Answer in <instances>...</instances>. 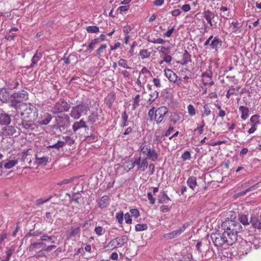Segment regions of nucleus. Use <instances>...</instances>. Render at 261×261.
<instances>
[{
  "instance_id": "35",
  "label": "nucleus",
  "mask_w": 261,
  "mask_h": 261,
  "mask_svg": "<svg viewBox=\"0 0 261 261\" xmlns=\"http://www.w3.org/2000/svg\"><path fill=\"white\" fill-rule=\"evenodd\" d=\"M170 51L168 48H166L164 46H161L160 49L159 50V53L161 57L164 58V57L169 55Z\"/></svg>"
},
{
  "instance_id": "24",
  "label": "nucleus",
  "mask_w": 261,
  "mask_h": 261,
  "mask_svg": "<svg viewBox=\"0 0 261 261\" xmlns=\"http://www.w3.org/2000/svg\"><path fill=\"white\" fill-rule=\"evenodd\" d=\"M87 127L86 122L83 119H81L80 121L75 122L72 125V129L74 132L81 128H86Z\"/></svg>"
},
{
  "instance_id": "10",
  "label": "nucleus",
  "mask_w": 261,
  "mask_h": 261,
  "mask_svg": "<svg viewBox=\"0 0 261 261\" xmlns=\"http://www.w3.org/2000/svg\"><path fill=\"white\" fill-rule=\"evenodd\" d=\"M126 241V236L118 237L112 240L106 247H112L113 249L122 247Z\"/></svg>"
},
{
  "instance_id": "41",
  "label": "nucleus",
  "mask_w": 261,
  "mask_h": 261,
  "mask_svg": "<svg viewBox=\"0 0 261 261\" xmlns=\"http://www.w3.org/2000/svg\"><path fill=\"white\" fill-rule=\"evenodd\" d=\"M156 113V110L154 107H152L149 110L148 113V116L149 118V120L152 121L153 119L154 120V116Z\"/></svg>"
},
{
  "instance_id": "64",
  "label": "nucleus",
  "mask_w": 261,
  "mask_h": 261,
  "mask_svg": "<svg viewBox=\"0 0 261 261\" xmlns=\"http://www.w3.org/2000/svg\"><path fill=\"white\" fill-rule=\"evenodd\" d=\"M102 228L101 226H98L95 228V231L97 234L98 236H101L102 234Z\"/></svg>"
},
{
  "instance_id": "42",
  "label": "nucleus",
  "mask_w": 261,
  "mask_h": 261,
  "mask_svg": "<svg viewBox=\"0 0 261 261\" xmlns=\"http://www.w3.org/2000/svg\"><path fill=\"white\" fill-rule=\"evenodd\" d=\"M239 89H240V87H238L237 89L234 88L229 89L228 90L226 95V97L227 98H229L230 96L231 95L235 94L236 91H239Z\"/></svg>"
},
{
  "instance_id": "54",
  "label": "nucleus",
  "mask_w": 261,
  "mask_h": 261,
  "mask_svg": "<svg viewBox=\"0 0 261 261\" xmlns=\"http://www.w3.org/2000/svg\"><path fill=\"white\" fill-rule=\"evenodd\" d=\"M64 138L65 140L66 143L68 144L69 145H71L74 143V140L73 139V138L70 136H66L64 137Z\"/></svg>"
},
{
  "instance_id": "18",
  "label": "nucleus",
  "mask_w": 261,
  "mask_h": 261,
  "mask_svg": "<svg viewBox=\"0 0 261 261\" xmlns=\"http://www.w3.org/2000/svg\"><path fill=\"white\" fill-rule=\"evenodd\" d=\"M36 161L34 164L39 166H46L48 162V158L45 156H40L39 154L35 155Z\"/></svg>"
},
{
  "instance_id": "63",
  "label": "nucleus",
  "mask_w": 261,
  "mask_h": 261,
  "mask_svg": "<svg viewBox=\"0 0 261 261\" xmlns=\"http://www.w3.org/2000/svg\"><path fill=\"white\" fill-rule=\"evenodd\" d=\"M163 58V61L166 62L167 63L170 64L172 61V57L171 56L168 55L167 56L164 57Z\"/></svg>"
},
{
  "instance_id": "61",
  "label": "nucleus",
  "mask_w": 261,
  "mask_h": 261,
  "mask_svg": "<svg viewBox=\"0 0 261 261\" xmlns=\"http://www.w3.org/2000/svg\"><path fill=\"white\" fill-rule=\"evenodd\" d=\"M128 6H120L117 9V11H119L120 13L126 11L128 10Z\"/></svg>"
},
{
  "instance_id": "11",
  "label": "nucleus",
  "mask_w": 261,
  "mask_h": 261,
  "mask_svg": "<svg viewBox=\"0 0 261 261\" xmlns=\"http://www.w3.org/2000/svg\"><path fill=\"white\" fill-rule=\"evenodd\" d=\"M14 110H12L11 113L10 114H8V113H5L4 111H2V112L0 113V125H7L9 124L11 122V116H14V120L15 121L16 118L15 117V115L16 113H14Z\"/></svg>"
},
{
  "instance_id": "60",
  "label": "nucleus",
  "mask_w": 261,
  "mask_h": 261,
  "mask_svg": "<svg viewBox=\"0 0 261 261\" xmlns=\"http://www.w3.org/2000/svg\"><path fill=\"white\" fill-rule=\"evenodd\" d=\"M147 197L151 204H153L155 203V199L153 197L152 194L150 192L147 193Z\"/></svg>"
},
{
  "instance_id": "34",
  "label": "nucleus",
  "mask_w": 261,
  "mask_h": 261,
  "mask_svg": "<svg viewBox=\"0 0 261 261\" xmlns=\"http://www.w3.org/2000/svg\"><path fill=\"white\" fill-rule=\"evenodd\" d=\"M140 149L141 153L147 155L151 148L149 145H142Z\"/></svg>"
},
{
  "instance_id": "5",
  "label": "nucleus",
  "mask_w": 261,
  "mask_h": 261,
  "mask_svg": "<svg viewBox=\"0 0 261 261\" xmlns=\"http://www.w3.org/2000/svg\"><path fill=\"white\" fill-rule=\"evenodd\" d=\"M89 110L88 104H80L72 108L70 116L74 119H79L82 115H86Z\"/></svg>"
},
{
  "instance_id": "45",
  "label": "nucleus",
  "mask_w": 261,
  "mask_h": 261,
  "mask_svg": "<svg viewBox=\"0 0 261 261\" xmlns=\"http://www.w3.org/2000/svg\"><path fill=\"white\" fill-rule=\"evenodd\" d=\"M139 98L140 95L139 94H137L135 97L134 99V102L133 104V110H135L139 106V103L140 101Z\"/></svg>"
},
{
  "instance_id": "7",
  "label": "nucleus",
  "mask_w": 261,
  "mask_h": 261,
  "mask_svg": "<svg viewBox=\"0 0 261 261\" xmlns=\"http://www.w3.org/2000/svg\"><path fill=\"white\" fill-rule=\"evenodd\" d=\"M56 122L60 126V132L61 133L67 128L70 125V118L67 114L58 116L56 119Z\"/></svg>"
},
{
  "instance_id": "33",
  "label": "nucleus",
  "mask_w": 261,
  "mask_h": 261,
  "mask_svg": "<svg viewBox=\"0 0 261 261\" xmlns=\"http://www.w3.org/2000/svg\"><path fill=\"white\" fill-rule=\"evenodd\" d=\"M17 163V160H8L5 163L4 167L7 169H9L15 166Z\"/></svg>"
},
{
  "instance_id": "21",
  "label": "nucleus",
  "mask_w": 261,
  "mask_h": 261,
  "mask_svg": "<svg viewBox=\"0 0 261 261\" xmlns=\"http://www.w3.org/2000/svg\"><path fill=\"white\" fill-rule=\"evenodd\" d=\"M165 74L168 80L173 83H176L177 81V76L176 73L170 69L164 70Z\"/></svg>"
},
{
  "instance_id": "59",
  "label": "nucleus",
  "mask_w": 261,
  "mask_h": 261,
  "mask_svg": "<svg viewBox=\"0 0 261 261\" xmlns=\"http://www.w3.org/2000/svg\"><path fill=\"white\" fill-rule=\"evenodd\" d=\"M72 181V178L69 179H65L59 182L57 184L59 186H61L62 185L67 184L68 183L71 182Z\"/></svg>"
},
{
  "instance_id": "56",
  "label": "nucleus",
  "mask_w": 261,
  "mask_h": 261,
  "mask_svg": "<svg viewBox=\"0 0 261 261\" xmlns=\"http://www.w3.org/2000/svg\"><path fill=\"white\" fill-rule=\"evenodd\" d=\"M124 218L125 220L126 223H127V224L132 223V220L130 218V214L128 213H127L124 215Z\"/></svg>"
},
{
  "instance_id": "50",
  "label": "nucleus",
  "mask_w": 261,
  "mask_h": 261,
  "mask_svg": "<svg viewBox=\"0 0 261 261\" xmlns=\"http://www.w3.org/2000/svg\"><path fill=\"white\" fill-rule=\"evenodd\" d=\"M188 111L190 115L193 116L195 115V109L194 108L193 106L192 105H189L188 106Z\"/></svg>"
},
{
  "instance_id": "14",
  "label": "nucleus",
  "mask_w": 261,
  "mask_h": 261,
  "mask_svg": "<svg viewBox=\"0 0 261 261\" xmlns=\"http://www.w3.org/2000/svg\"><path fill=\"white\" fill-rule=\"evenodd\" d=\"M52 119L51 115L47 112L42 113L38 118V123L40 125H47Z\"/></svg>"
},
{
  "instance_id": "13",
  "label": "nucleus",
  "mask_w": 261,
  "mask_h": 261,
  "mask_svg": "<svg viewBox=\"0 0 261 261\" xmlns=\"http://www.w3.org/2000/svg\"><path fill=\"white\" fill-rule=\"evenodd\" d=\"M187 225L186 224H184L182 227L179 229L174 230L168 233L164 234L163 238L167 240H170L173 238H175L177 236H179L182 232H183L186 228L187 227Z\"/></svg>"
},
{
  "instance_id": "40",
  "label": "nucleus",
  "mask_w": 261,
  "mask_h": 261,
  "mask_svg": "<svg viewBox=\"0 0 261 261\" xmlns=\"http://www.w3.org/2000/svg\"><path fill=\"white\" fill-rule=\"evenodd\" d=\"M147 227V225L146 224H138L135 226V230L137 231H143L146 230Z\"/></svg>"
},
{
  "instance_id": "49",
  "label": "nucleus",
  "mask_w": 261,
  "mask_h": 261,
  "mask_svg": "<svg viewBox=\"0 0 261 261\" xmlns=\"http://www.w3.org/2000/svg\"><path fill=\"white\" fill-rule=\"evenodd\" d=\"M41 232L39 230H35L31 229L29 233L26 234V236H38L41 234Z\"/></svg>"
},
{
  "instance_id": "26",
  "label": "nucleus",
  "mask_w": 261,
  "mask_h": 261,
  "mask_svg": "<svg viewBox=\"0 0 261 261\" xmlns=\"http://www.w3.org/2000/svg\"><path fill=\"white\" fill-rule=\"evenodd\" d=\"M81 231L80 227L72 226L67 231L68 237H75L79 234Z\"/></svg>"
},
{
  "instance_id": "29",
  "label": "nucleus",
  "mask_w": 261,
  "mask_h": 261,
  "mask_svg": "<svg viewBox=\"0 0 261 261\" xmlns=\"http://www.w3.org/2000/svg\"><path fill=\"white\" fill-rule=\"evenodd\" d=\"M29 150H27L23 151L21 158V162L23 163L27 162L29 164V165H31L32 163V160L31 157L29 158Z\"/></svg>"
},
{
  "instance_id": "38",
  "label": "nucleus",
  "mask_w": 261,
  "mask_h": 261,
  "mask_svg": "<svg viewBox=\"0 0 261 261\" xmlns=\"http://www.w3.org/2000/svg\"><path fill=\"white\" fill-rule=\"evenodd\" d=\"M86 31L89 33H97L99 32V29L97 26H88L86 28Z\"/></svg>"
},
{
  "instance_id": "28",
  "label": "nucleus",
  "mask_w": 261,
  "mask_h": 261,
  "mask_svg": "<svg viewBox=\"0 0 261 261\" xmlns=\"http://www.w3.org/2000/svg\"><path fill=\"white\" fill-rule=\"evenodd\" d=\"M109 199L107 195L102 196L98 202V206L100 208L106 207L108 205Z\"/></svg>"
},
{
  "instance_id": "23",
  "label": "nucleus",
  "mask_w": 261,
  "mask_h": 261,
  "mask_svg": "<svg viewBox=\"0 0 261 261\" xmlns=\"http://www.w3.org/2000/svg\"><path fill=\"white\" fill-rule=\"evenodd\" d=\"M42 57V54L41 52L39 51L38 50L36 51L35 54L33 56L32 58V63L30 66L28 67V68H31L34 67V65L36 64L41 59Z\"/></svg>"
},
{
  "instance_id": "19",
  "label": "nucleus",
  "mask_w": 261,
  "mask_h": 261,
  "mask_svg": "<svg viewBox=\"0 0 261 261\" xmlns=\"http://www.w3.org/2000/svg\"><path fill=\"white\" fill-rule=\"evenodd\" d=\"M16 132L15 128L12 126H7L2 129L3 135L6 137L13 136Z\"/></svg>"
},
{
  "instance_id": "55",
  "label": "nucleus",
  "mask_w": 261,
  "mask_h": 261,
  "mask_svg": "<svg viewBox=\"0 0 261 261\" xmlns=\"http://www.w3.org/2000/svg\"><path fill=\"white\" fill-rule=\"evenodd\" d=\"M150 96L152 98L151 101H154L158 97L159 92L157 91H154L150 94Z\"/></svg>"
},
{
  "instance_id": "9",
  "label": "nucleus",
  "mask_w": 261,
  "mask_h": 261,
  "mask_svg": "<svg viewBox=\"0 0 261 261\" xmlns=\"http://www.w3.org/2000/svg\"><path fill=\"white\" fill-rule=\"evenodd\" d=\"M168 112V109L166 107H160L156 109L154 120L157 124H159L163 122L164 118Z\"/></svg>"
},
{
  "instance_id": "52",
  "label": "nucleus",
  "mask_w": 261,
  "mask_h": 261,
  "mask_svg": "<svg viewBox=\"0 0 261 261\" xmlns=\"http://www.w3.org/2000/svg\"><path fill=\"white\" fill-rule=\"evenodd\" d=\"M97 119V115L94 114H92L88 117V122L93 124L96 121Z\"/></svg>"
},
{
  "instance_id": "4",
  "label": "nucleus",
  "mask_w": 261,
  "mask_h": 261,
  "mask_svg": "<svg viewBox=\"0 0 261 261\" xmlns=\"http://www.w3.org/2000/svg\"><path fill=\"white\" fill-rule=\"evenodd\" d=\"M211 239L217 247H222L224 244L231 245L234 243L233 239H232L231 240L229 237H227L224 232L222 234L212 233L211 236Z\"/></svg>"
},
{
  "instance_id": "48",
  "label": "nucleus",
  "mask_w": 261,
  "mask_h": 261,
  "mask_svg": "<svg viewBox=\"0 0 261 261\" xmlns=\"http://www.w3.org/2000/svg\"><path fill=\"white\" fill-rule=\"evenodd\" d=\"M118 65L121 67H123L126 69H130V68L128 67L126 60L121 59L118 61Z\"/></svg>"
},
{
  "instance_id": "1",
  "label": "nucleus",
  "mask_w": 261,
  "mask_h": 261,
  "mask_svg": "<svg viewBox=\"0 0 261 261\" xmlns=\"http://www.w3.org/2000/svg\"><path fill=\"white\" fill-rule=\"evenodd\" d=\"M16 109L14 113H16L15 117H21V119L28 120V121H35L38 116V110L35 106L31 103H21L19 106H15Z\"/></svg>"
},
{
  "instance_id": "62",
  "label": "nucleus",
  "mask_w": 261,
  "mask_h": 261,
  "mask_svg": "<svg viewBox=\"0 0 261 261\" xmlns=\"http://www.w3.org/2000/svg\"><path fill=\"white\" fill-rule=\"evenodd\" d=\"M245 243L246 244V250H245V254H248V253L249 252H250V251L251 249L252 244H251V243H247L246 242H245Z\"/></svg>"
},
{
  "instance_id": "22",
  "label": "nucleus",
  "mask_w": 261,
  "mask_h": 261,
  "mask_svg": "<svg viewBox=\"0 0 261 261\" xmlns=\"http://www.w3.org/2000/svg\"><path fill=\"white\" fill-rule=\"evenodd\" d=\"M10 93L6 88L0 89V101L2 102H6L10 99Z\"/></svg>"
},
{
  "instance_id": "20",
  "label": "nucleus",
  "mask_w": 261,
  "mask_h": 261,
  "mask_svg": "<svg viewBox=\"0 0 261 261\" xmlns=\"http://www.w3.org/2000/svg\"><path fill=\"white\" fill-rule=\"evenodd\" d=\"M249 222L254 228L261 229L260 216L259 218L256 217L255 215H252L250 218Z\"/></svg>"
},
{
  "instance_id": "25",
  "label": "nucleus",
  "mask_w": 261,
  "mask_h": 261,
  "mask_svg": "<svg viewBox=\"0 0 261 261\" xmlns=\"http://www.w3.org/2000/svg\"><path fill=\"white\" fill-rule=\"evenodd\" d=\"M187 184L192 190H194L197 186V179L195 176H190L188 178Z\"/></svg>"
},
{
  "instance_id": "16",
  "label": "nucleus",
  "mask_w": 261,
  "mask_h": 261,
  "mask_svg": "<svg viewBox=\"0 0 261 261\" xmlns=\"http://www.w3.org/2000/svg\"><path fill=\"white\" fill-rule=\"evenodd\" d=\"M215 16L214 13L210 10L205 11L203 13V16L207 22L210 24V26L216 28V25L212 22V19L214 18Z\"/></svg>"
},
{
  "instance_id": "12",
  "label": "nucleus",
  "mask_w": 261,
  "mask_h": 261,
  "mask_svg": "<svg viewBox=\"0 0 261 261\" xmlns=\"http://www.w3.org/2000/svg\"><path fill=\"white\" fill-rule=\"evenodd\" d=\"M134 162L135 165L137 166V169L142 171H144L148 166L147 158L141 159V156H139L136 158Z\"/></svg>"
},
{
  "instance_id": "17",
  "label": "nucleus",
  "mask_w": 261,
  "mask_h": 261,
  "mask_svg": "<svg viewBox=\"0 0 261 261\" xmlns=\"http://www.w3.org/2000/svg\"><path fill=\"white\" fill-rule=\"evenodd\" d=\"M34 121L21 119V122L18 123V125L21 126L23 128L28 130H33L35 127V124L33 123Z\"/></svg>"
},
{
  "instance_id": "32",
  "label": "nucleus",
  "mask_w": 261,
  "mask_h": 261,
  "mask_svg": "<svg viewBox=\"0 0 261 261\" xmlns=\"http://www.w3.org/2000/svg\"><path fill=\"white\" fill-rule=\"evenodd\" d=\"M65 144L64 142L59 140L57 143L47 146V148L48 149L50 148H55L58 150H60V148H62Z\"/></svg>"
},
{
  "instance_id": "36",
  "label": "nucleus",
  "mask_w": 261,
  "mask_h": 261,
  "mask_svg": "<svg viewBox=\"0 0 261 261\" xmlns=\"http://www.w3.org/2000/svg\"><path fill=\"white\" fill-rule=\"evenodd\" d=\"M239 220L240 222L244 225H249L250 223L248 217L246 215H242L239 217Z\"/></svg>"
},
{
  "instance_id": "57",
  "label": "nucleus",
  "mask_w": 261,
  "mask_h": 261,
  "mask_svg": "<svg viewBox=\"0 0 261 261\" xmlns=\"http://www.w3.org/2000/svg\"><path fill=\"white\" fill-rule=\"evenodd\" d=\"M130 213L132 216L137 218L139 216V212L137 209H132L130 210Z\"/></svg>"
},
{
  "instance_id": "3",
  "label": "nucleus",
  "mask_w": 261,
  "mask_h": 261,
  "mask_svg": "<svg viewBox=\"0 0 261 261\" xmlns=\"http://www.w3.org/2000/svg\"><path fill=\"white\" fill-rule=\"evenodd\" d=\"M28 99V93L24 90L19 91L18 92L14 93L11 95V103L8 106L10 108L16 109L14 106H19L20 102L25 101Z\"/></svg>"
},
{
  "instance_id": "44",
  "label": "nucleus",
  "mask_w": 261,
  "mask_h": 261,
  "mask_svg": "<svg viewBox=\"0 0 261 261\" xmlns=\"http://www.w3.org/2000/svg\"><path fill=\"white\" fill-rule=\"evenodd\" d=\"M148 41L150 42L155 43V44H163L165 43V41L162 38L158 39H148Z\"/></svg>"
},
{
  "instance_id": "37",
  "label": "nucleus",
  "mask_w": 261,
  "mask_h": 261,
  "mask_svg": "<svg viewBox=\"0 0 261 261\" xmlns=\"http://www.w3.org/2000/svg\"><path fill=\"white\" fill-rule=\"evenodd\" d=\"M42 246H45V244L43 242H39V243L34 242L31 244V245L29 247V250L30 251L33 250L36 248H40Z\"/></svg>"
},
{
  "instance_id": "46",
  "label": "nucleus",
  "mask_w": 261,
  "mask_h": 261,
  "mask_svg": "<svg viewBox=\"0 0 261 261\" xmlns=\"http://www.w3.org/2000/svg\"><path fill=\"white\" fill-rule=\"evenodd\" d=\"M203 112L202 114V117L207 116L211 114V110L208 105H205L203 107Z\"/></svg>"
},
{
  "instance_id": "43",
  "label": "nucleus",
  "mask_w": 261,
  "mask_h": 261,
  "mask_svg": "<svg viewBox=\"0 0 261 261\" xmlns=\"http://www.w3.org/2000/svg\"><path fill=\"white\" fill-rule=\"evenodd\" d=\"M124 215L123 212H120L116 214V218L120 224H122L123 222Z\"/></svg>"
},
{
  "instance_id": "31",
  "label": "nucleus",
  "mask_w": 261,
  "mask_h": 261,
  "mask_svg": "<svg viewBox=\"0 0 261 261\" xmlns=\"http://www.w3.org/2000/svg\"><path fill=\"white\" fill-rule=\"evenodd\" d=\"M146 156L147 160L149 159L155 162L158 160L159 155L154 149H151Z\"/></svg>"
},
{
  "instance_id": "30",
  "label": "nucleus",
  "mask_w": 261,
  "mask_h": 261,
  "mask_svg": "<svg viewBox=\"0 0 261 261\" xmlns=\"http://www.w3.org/2000/svg\"><path fill=\"white\" fill-rule=\"evenodd\" d=\"M239 111L241 113V118L243 120H246L248 116L249 110L248 108L244 106H240L239 107Z\"/></svg>"
},
{
  "instance_id": "27",
  "label": "nucleus",
  "mask_w": 261,
  "mask_h": 261,
  "mask_svg": "<svg viewBox=\"0 0 261 261\" xmlns=\"http://www.w3.org/2000/svg\"><path fill=\"white\" fill-rule=\"evenodd\" d=\"M191 61V55L188 52L187 50H185L184 51V53L182 55V58L180 61H178V63H180V64L182 65H186Z\"/></svg>"
},
{
  "instance_id": "47",
  "label": "nucleus",
  "mask_w": 261,
  "mask_h": 261,
  "mask_svg": "<svg viewBox=\"0 0 261 261\" xmlns=\"http://www.w3.org/2000/svg\"><path fill=\"white\" fill-rule=\"evenodd\" d=\"M51 197H49L48 198L43 199L42 198H40L36 200L35 204L37 206H39L40 205L43 204V203L48 202L50 199Z\"/></svg>"
},
{
  "instance_id": "39",
  "label": "nucleus",
  "mask_w": 261,
  "mask_h": 261,
  "mask_svg": "<svg viewBox=\"0 0 261 261\" xmlns=\"http://www.w3.org/2000/svg\"><path fill=\"white\" fill-rule=\"evenodd\" d=\"M139 55L142 59H144L150 56V53L147 49H142L140 51Z\"/></svg>"
},
{
  "instance_id": "53",
  "label": "nucleus",
  "mask_w": 261,
  "mask_h": 261,
  "mask_svg": "<svg viewBox=\"0 0 261 261\" xmlns=\"http://www.w3.org/2000/svg\"><path fill=\"white\" fill-rule=\"evenodd\" d=\"M107 47V45L106 44H102L97 49V54L100 56L101 54L103 53V50L105 49Z\"/></svg>"
},
{
  "instance_id": "15",
  "label": "nucleus",
  "mask_w": 261,
  "mask_h": 261,
  "mask_svg": "<svg viewBox=\"0 0 261 261\" xmlns=\"http://www.w3.org/2000/svg\"><path fill=\"white\" fill-rule=\"evenodd\" d=\"M222 44V41L221 39L218 37H214L213 36V39L210 44V49L218 51V49L221 47Z\"/></svg>"
},
{
  "instance_id": "2",
  "label": "nucleus",
  "mask_w": 261,
  "mask_h": 261,
  "mask_svg": "<svg viewBox=\"0 0 261 261\" xmlns=\"http://www.w3.org/2000/svg\"><path fill=\"white\" fill-rule=\"evenodd\" d=\"M222 227L224 230L225 234L231 240L233 239L235 243L237 240L238 233L242 229L240 223L234 220H227L222 223Z\"/></svg>"
},
{
  "instance_id": "6",
  "label": "nucleus",
  "mask_w": 261,
  "mask_h": 261,
  "mask_svg": "<svg viewBox=\"0 0 261 261\" xmlns=\"http://www.w3.org/2000/svg\"><path fill=\"white\" fill-rule=\"evenodd\" d=\"M70 108V105L63 99H60L52 107L51 112L54 114L63 112H67Z\"/></svg>"
},
{
  "instance_id": "51",
  "label": "nucleus",
  "mask_w": 261,
  "mask_h": 261,
  "mask_svg": "<svg viewBox=\"0 0 261 261\" xmlns=\"http://www.w3.org/2000/svg\"><path fill=\"white\" fill-rule=\"evenodd\" d=\"M191 154L190 152L188 151H185L181 155V158L184 161H186L187 160H190L191 159Z\"/></svg>"
},
{
  "instance_id": "58",
  "label": "nucleus",
  "mask_w": 261,
  "mask_h": 261,
  "mask_svg": "<svg viewBox=\"0 0 261 261\" xmlns=\"http://www.w3.org/2000/svg\"><path fill=\"white\" fill-rule=\"evenodd\" d=\"M171 207H169L167 205H162L160 207V211L163 213L168 212L170 211Z\"/></svg>"
},
{
  "instance_id": "8",
  "label": "nucleus",
  "mask_w": 261,
  "mask_h": 261,
  "mask_svg": "<svg viewBox=\"0 0 261 261\" xmlns=\"http://www.w3.org/2000/svg\"><path fill=\"white\" fill-rule=\"evenodd\" d=\"M260 123L259 115H254L252 116L249 122L246 124L247 126L249 127L247 131L248 133L249 134L253 133L257 129V126Z\"/></svg>"
}]
</instances>
